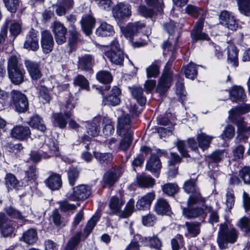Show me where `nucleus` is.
Returning a JSON list of instances; mask_svg holds the SVG:
<instances>
[{
	"label": "nucleus",
	"mask_w": 250,
	"mask_h": 250,
	"mask_svg": "<svg viewBox=\"0 0 250 250\" xmlns=\"http://www.w3.org/2000/svg\"><path fill=\"white\" fill-rule=\"evenodd\" d=\"M121 93V90L117 86H114L110 94L107 97L104 98V101L105 100L107 104L115 106L120 103V99L119 96Z\"/></svg>",
	"instance_id": "nucleus-29"
},
{
	"label": "nucleus",
	"mask_w": 250,
	"mask_h": 250,
	"mask_svg": "<svg viewBox=\"0 0 250 250\" xmlns=\"http://www.w3.org/2000/svg\"><path fill=\"white\" fill-rule=\"evenodd\" d=\"M39 89V97L43 100V103H49L51 97L47 88L44 86H41Z\"/></svg>",
	"instance_id": "nucleus-57"
},
{
	"label": "nucleus",
	"mask_w": 250,
	"mask_h": 250,
	"mask_svg": "<svg viewBox=\"0 0 250 250\" xmlns=\"http://www.w3.org/2000/svg\"><path fill=\"white\" fill-rule=\"evenodd\" d=\"M79 172L74 167H70L67 171V176L69 184L71 186L75 185L76 181L78 179Z\"/></svg>",
	"instance_id": "nucleus-46"
},
{
	"label": "nucleus",
	"mask_w": 250,
	"mask_h": 250,
	"mask_svg": "<svg viewBox=\"0 0 250 250\" xmlns=\"http://www.w3.org/2000/svg\"><path fill=\"white\" fill-rule=\"evenodd\" d=\"M78 68L84 70H89L92 68L94 63V57L91 54H85L79 57Z\"/></svg>",
	"instance_id": "nucleus-21"
},
{
	"label": "nucleus",
	"mask_w": 250,
	"mask_h": 250,
	"mask_svg": "<svg viewBox=\"0 0 250 250\" xmlns=\"http://www.w3.org/2000/svg\"><path fill=\"white\" fill-rule=\"evenodd\" d=\"M250 111V104H243L236 106L231 109L229 111L230 117L233 123H236V121L242 120L244 119L240 115L248 113Z\"/></svg>",
	"instance_id": "nucleus-18"
},
{
	"label": "nucleus",
	"mask_w": 250,
	"mask_h": 250,
	"mask_svg": "<svg viewBox=\"0 0 250 250\" xmlns=\"http://www.w3.org/2000/svg\"><path fill=\"white\" fill-rule=\"evenodd\" d=\"M237 225L246 232H250V220L249 218L246 217L242 218L238 222Z\"/></svg>",
	"instance_id": "nucleus-62"
},
{
	"label": "nucleus",
	"mask_w": 250,
	"mask_h": 250,
	"mask_svg": "<svg viewBox=\"0 0 250 250\" xmlns=\"http://www.w3.org/2000/svg\"><path fill=\"white\" fill-rule=\"evenodd\" d=\"M74 84L75 85L80 86L81 88L89 90V83L87 80L83 75H79L74 79Z\"/></svg>",
	"instance_id": "nucleus-51"
},
{
	"label": "nucleus",
	"mask_w": 250,
	"mask_h": 250,
	"mask_svg": "<svg viewBox=\"0 0 250 250\" xmlns=\"http://www.w3.org/2000/svg\"><path fill=\"white\" fill-rule=\"evenodd\" d=\"M224 157V150H217L213 152L208 156L210 162H218L221 161Z\"/></svg>",
	"instance_id": "nucleus-59"
},
{
	"label": "nucleus",
	"mask_w": 250,
	"mask_h": 250,
	"mask_svg": "<svg viewBox=\"0 0 250 250\" xmlns=\"http://www.w3.org/2000/svg\"><path fill=\"white\" fill-rule=\"evenodd\" d=\"M137 183L142 188H152L155 183V180L149 175L141 174L137 177Z\"/></svg>",
	"instance_id": "nucleus-31"
},
{
	"label": "nucleus",
	"mask_w": 250,
	"mask_h": 250,
	"mask_svg": "<svg viewBox=\"0 0 250 250\" xmlns=\"http://www.w3.org/2000/svg\"><path fill=\"white\" fill-rule=\"evenodd\" d=\"M214 138L213 136L208 135L200 130L196 136L197 142L194 138H189L187 141L189 147L192 150L196 151L199 147L203 151H205L209 147Z\"/></svg>",
	"instance_id": "nucleus-2"
},
{
	"label": "nucleus",
	"mask_w": 250,
	"mask_h": 250,
	"mask_svg": "<svg viewBox=\"0 0 250 250\" xmlns=\"http://www.w3.org/2000/svg\"><path fill=\"white\" fill-rule=\"evenodd\" d=\"M44 147H46L48 150L45 152V158H50L59 155V147L57 141L51 138H48L46 141Z\"/></svg>",
	"instance_id": "nucleus-24"
},
{
	"label": "nucleus",
	"mask_w": 250,
	"mask_h": 250,
	"mask_svg": "<svg viewBox=\"0 0 250 250\" xmlns=\"http://www.w3.org/2000/svg\"><path fill=\"white\" fill-rule=\"evenodd\" d=\"M103 125V132L105 135L109 136L112 135L114 131L113 124L111 120L106 117L101 116Z\"/></svg>",
	"instance_id": "nucleus-38"
},
{
	"label": "nucleus",
	"mask_w": 250,
	"mask_h": 250,
	"mask_svg": "<svg viewBox=\"0 0 250 250\" xmlns=\"http://www.w3.org/2000/svg\"><path fill=\"white\" fill-rule=\"evenodd\" d=\"M83 236L82 232L80 231L73 235L68 241L64 250H75L77 249Z\"/></svg>",
	"instance_id": "nucleus-34"
},
{
	"label": "nucleus",
	"mask_w": 250,
	"mask_h": 250,
	"mask_svg": "<svg viewBox=\"0 0 250 250\" xmlns=\"http://www.w3.org/2000/svg\"><path fill=\"white\" fill-rule=\"evenodd\" d=\"M66 110L63 114L62 112L53 113L51 116L52 121L55 125L60 128H64L67 124L66 119L71 118L73 115V109L75 106L70 100H68L65 104Z\"/></svg>",
	"instance_id": "nucleus-3"
},
{
	"label": "nucleus",
	"mask_w": 250,
	"mask_h": 250,
	"mask_svg": "<svg viewBox=\"0 0 250 250\" xmlns=\"http://www.w3.org/2000/svg\"><path fill=\"white\" fill-rule=\"evenodd\" d=\"M172 81V73L170 70H166L161 77L157 91L160 95L164 94L171 85Z\"/></svg>",
	"instance_id": "nucleus-12"
},
{
	"label": "nucleus",
	"mask_w": 250,
	"mask_h": 250,
	"mask_svg": "<svg viewBox=\"0 0 250 250\" xmlns=\"http://www.w3.org/2000/svg\"><path fill=\"white\" fill-rule=\"evenodd\" d=\"M114 32L113 26L106 22H101L96 31V35L102 37L112 36Z\"/></svg>",
	"instance_id": "nucleus-27"
},
{
	"label": "nucleus",
	"mask_w": 250,
	"mask_h": 250,
	"mask_svg": "<svg viewBox=\"0 0 250 250\" xmlns=\"http://www.w3.org/2000/svg\"><path fill=\"white\" fill-rule=\"evenodd\" d=\"M132 133H129L125 135H122L124 136V138L121 140L120 144V148L121 149L125 151L130 146L132 141Z\"/></svg>",
	"instance_id": "nucleus-56"
},
{
	"label": "nucleus",
	"mask_w": 250,
	"mask_h": 250,
	"mask_svg": "<svg viewBox=\"0 0 250 250\" xmlns=\"http://www.w3.org/2000/svg\"><path fill=\"white\" fill-rule=\"evenodd\" d=\"M200 223L198 222H186L185 226L192 237H196L200 233Z\"/></svg>",
	"instance_id": "nucleus-40"
},
{
	"label": "nucleus",
	"mask_w": 250,
	"mask_h": 250,
	"mask_svg": "<svg viewBox=\"0 0 250 250\" xmlns=\"http://www.w3.org/2000/svg\"><path fill=\"white\" fill-rule=\"evenodd\" d=\"M125 203V201L122 198H118L116 196L112 197L110 199L109 203V207L111 213L120 217V215L122 211V207Z\"/></svg>",
	"instance_id": "nucleus-22"
},
{
	"label": "nucleus",
	"mask_w": 250,
	"mask_h": 250,
	"mask_svg": "<svg viewBox=\"0 0 250 250\" xmlns=\"http://www.w3.org/2000/svg\"><path fill=\"white\" fill-rule=\"evenodd\" d=\"M194 194V195L190 196L188 200V207H192L200 202L203 203L205 202L204 198L201 196L199 192Z\"/></svg>",
	"instance_id": "nucleus-55"
},
{
	"label": "nucleus",
	"mask_w": 250,
	"mask_h": 250,
	"mask_svg": "<svg viewBox=\"0 0 250 250\" xmlns=\"http://www.w3.org/2000/svg\"><path fill=\"white\" fill-rule=\"evenodd\" d=\"M183 189L188 194L198 192L199 189L196 186V179H190L185 181L183 185Z\"/></svg>",
	"instance_id": "nucleus-39"
},
{
	"label": "nucleus",
	"mask_w": 250,
	"mask_h": 250,
	"mask_svg": "<svg viewBox=\"0 0 250 250\" xmlns=\"http://www.w3.org/2000/svg\"><path fill=\"white\" fill-rule=\"evenodd\" d=\"M161 167V163L159 157L156 155L151 154L146 163V169L154 174L155 177L158 178Z\"/></svg>",
	"instance_id": "nucleus-17"
},
{
	"label": "nucleus",
	"mask_w": 250,
	"mask_h": 250,
	"mask_svg": "<svg viewBox=\"0 0 250 250\" xmlns=\"http://www.w3.org/2000/svg\"><path fill=\"white\" fill-rule=\"evenodd\" d=\"M239 9L241 13L250 15V0H237Z\"/></svg>",
	"instance_id": "nucleus-50"
},
{
	"label": "nucleus",
	"mask_w": 250,
	"mask_h": 250,
	"mask_svg": "<svg viewBox=\"0 0 250 250\" xmlns=\"http://www.w3.org/2000/svg\"><path fill=\"white\" fill-rule=\"evenodd\" d=\"M162 190L165 194L169 196H173L176 194L179 190V188L176 183H166L162 186Z\"/></svg>",
	"instance_id": "nucleus-37"
},
{
	"label": "nucleus",
	"mask_w": 250,
	"mask_h": 250,
	"mask_svg": "<svg viewBox=\"0 0 250 250\" xmlns=\"http://www.w3.org/2000/svg\"><path fill=\"white\" fill-rule=\"evenodd\" d=\"M238 52L234 45H230L228 47V62L235 67L238 65Z\"/></svg>",
	"instance_id": "nucleus-32"
},
{
	"label": "nucleus",
	"mask_w": 250,
	"mask_h": 250,
	"mask_svg": "<svg viewBox=\"0 0 250 250\" xmlns=\"http://www.w3.org/2000/svg\"><path fill=\"white\" fill-rule=\"evenodd\" d=\"M238 234L235 229H229L226 224H221L217 239L220 248L221 249L226 248L228 243H235L236 241Z\"/></svg>",
	"instance_id": "nucleus-1"
},
{
	"label": "nucleus",
	"mask_w": 250,
	"mask_h": 250,
	"mask_svg": "<svg viewBox=\"0 0 250 250\" xmlns=\"http://www.w3.org/2000/svg\"><path fill=\"white\" fill-rule=\"evenodd\" d=\"M122 173L121 169H112L107 171L103 178V187H111L118 181Z\"/></svg>",
	"instance_id": "nucleus-16"
},
{
	"label": "nucleus",
	"mask_w": 250,
	"mask_h": 250,
	"mask_svg": "<svg viewBox=\"0 0 250 250\" xmlns=\"http://www.w3.org/2000/svg\"><path fill=\"white\" fill-rule=\"evenodd\" d=\"M32 128H36L42 132H44L46 129L42 119L38 115L34 116L32 118Z\"/></svg>",
	"instance_id": "nucleus-53"
},
{
	"label": "nucleus",
	"mask_w": 250,
	"mask_h": 250,
	"mask_svg": "<svg viewBox=\"0 0 250 250\" xmlns=\"http://www.w3.org/2000/svg\"><path fill=\"white\" fill-rule=\"evenodd\" d=\"M211 207L203 205V207H188L183 208L182 214L188 219H194L200 216L206 215L207 211H210Z\"/></svg>",
	"instance_id": "nucleus-7"
},
{
	"label": "nucleus",
	"mask_w": 250,
	"mask_h": 250,
	"mask_svg": "<svg viewBox=\"0 0 250 250\" xmlns=\"http://www.w3.org/2000/svg\"><path fill=\"white\" fill-rule=\"evenodd\" d=\"M54 40L50 32L43 31L42 33V46L44 52L48 53L50 52L53 48Z\"/></svg>",
	"instance_id": "nucleus-23"
},
{
	"label": "nucleus",
	"mask_w": 250,
	"mask_h": 250,
	"mask_svg": "<svg viewBox=\"0 0 250 250\" xmlns=\"http://www.w3.org/2000/svg\"><path fill=\"white\" fill-rule=\"evenodd\" d=\"M170 207L167 202L163 199H158L155 206V210L158 214H165L169 211Z\"/></svg>",
	"instance_id": "nucleus-36"
},
{
	"label": "nucleus",
	"mask_w": 250,
	"mask_h": 250,
	"mask_svg": "<svg viewBox=\"0 0 250 250\" xmlns=\"http://www.w3.org/2000/svg\"><path fill=\"white\" fill-rule=\"evenodd\" d=\"M184 73L187 78L193 80L197 75L196 65L192 63L188 64L184 68Z\"/></svg>",
	"instance_id": "nucleus-45"
},
{
	"label": "nucleus",
	"mask_w": 250,
	"mask_h": 250,
	"mask_svg": "<svg viewBox=\"0 0 250 250\" xmlns=\"http://www.w3.org/2000/svg\"><path fill=\"white\" fill-rule=\"evenodd\" d=\"M145 26L144 23L140 21L129 23L126 26L122 27L121 30L125 38L129 39L132 42L134 46L139 47L144 45L143 42H133L132 40L134 36H136L143 28L145 27Z\"/></svg>",
	"instance_id": "nucleus-4"
},
{
	"label": "nucleus",
	"mask_w": 250,
	"mask_h": 250,
	"mask_svg": "<svg viewBox=\"0 0 250 250\" xmlns=\"http://www.w3.org/2000/svg\"><path fill=\"white\" fill-rule=\"evenodd\" d=\"M102 122L101 116L95 117L92 120L83 122L85 124L86 132L92 137H97L100 132V125Z\"/></svg>",
	"instance_id": "nucleus-9"
},
{
	"label": "nucleus",
	"mask_w": 250,
	"mask_h": 250,
	"mask_svg": "<svg viewBox=\"0 0 250 250\" xmlns=\"http://www.w3.org/2000/svg\"><path fill=\"white\" fill-rule=\"evenodd\" d=\"M176 145L179 151L183 157H189V154H188V152L187 150L185 142L184 141L178 140L176 143Z\"/></svg>",
	"instance_id": "nucleus-64"
},
{
	"label": "nucleus",
	"mask_w": 250,
	"mask_h": 250,
	"mask_svg": "<svg viewBox=\"0 0 250 250\" xmlns=\"http://www.w3.org/2000/svg\"><path fill=\"white\" fill-rule=\"evenodd\" d=\"M229 93L233 101H243L246 98L245 90L241 86H233L229 90Z\"/></svg>",
	"instance_id": "nucleus-25"
},
{
	"label": "nucleus",
	"mask_w": 250,
	"mask_h": 250,
	"mask_svg": "<svg viewBox=\"0 0 250 250\" xmlns=\"http://www.w3.org/2000/svg\"><path fill=\"white\" fill-rule=\"evenodd\" d=\"M155 197L154 192L147 193L138 200L136 203L137 208L139 209H143L149 208Z\"/></svg>",
	"instance_id": "nucleus-28"
},
{
	"label": "nucleus",
	"mask_w": 250,
	"mask_h": 250,
	"mask_svg": "<svg viewBox=\"0 0 250 250\" xmlns=\"http://www.w3.org/2000/svg\"><path fill=\"white\" fill-rule=\"evenodd\" d=\"M131 121L128 114H123L118 119L117 133L122 136L129 133H132L130 130Z\"/></svg>",
	"instance_id": "nucleus-10"
},
{
	"label": "nucleus",
	"mask_w": 250,
	"mask_h": 250,
	"mask_svg": "<svg viewBox=\"0 0 250 250\" xmlns=\"http://www.w3.org/2000/svg\"><path fill=\"white\" fill-rule=\"evenodd\" d=\"M11 95L16 110L19 112H24L28 108V102L26 96L21 92L13 90Z\"/></svg>",
	"instance_id": "nucleus-8"
},
{
	"label": "nucleus",
	"mask_w": 250,
	"mask_h": 250,
	"mask_svg": "<svg viewBox=\"0 0 250 250\" xmlns=\"http://www.w3.org/2000/svg\"><path fill=\"white\" fill-rule=\"evenodd\" d=\"M11 134L13 138L22 140L30 135V130L28 127L19 125L11 130Z\"/></svg>",
	"instance_id": "nucleus-26"
},
{
	"label": "nucleus",
	"mask_w": 250,
	"mask_h": 250,
	"mask_svg": "<svg viewBox=\"0 0 250 250\" xmlns=\"http://www.w3.org/2000/svg\"><path fill=\"white\" fill-rule=\"evenodd\" d=\"M8 76L12 83L19 85L23 81V72L21 68L9 70Z\"/></svg>",
	"instance_id": "nucleus-33"
},
{
	"label": "nucleus",
	"mask_w": 250,
	"mask_h": 250,
	"mask_svg": "<svg viewBox=\"0 0 250 250\" xmlns=\"http://www.w3.org/2000/svg\"><path fill=\"white\" fill-rule=\"evenodd\" d=\"M95 24V19L91 14L84 15L81 21L82 28L86 35L92 33Z\"/></svg>",
	"instance_id": "nucleus-20"
},
{
	"label": "nucleus",
	"mask_w": 250,
	"mask_h": 250,
	"mask_svg": "<svg viewBox=\"0 0 250 250\" xmlns=\"http://www.w3.org/2000/svg\"><path fill=\"white\" fill-rule=\"evenodd\" d=\"M236 124L238 128V135L237 139L240 141L246 142L250 135V126H248L247 124L244 121H236Z\"/></svg>",
	"instance_id": "nucleus-19"
},
{
	"label": "nucleus",
	"mask_w": 250,
	"mask_h": 250,
	"mask_svg": "<svg viewBox=\"0 0 250 250\" xmlns=\"http://www.w3.org/2000/svg\"><path fill=\"white\" fill-rule=\"evenodd\" d=\"M98 220V217L94 216L88 221L84 229L83 235L84 236V239L91 232Z\"/></svg>",
	"instance_id": "nucleus-49"
},
{
	"label": "nucleus",
	"mask_w": 250,
	"mask_h": 250,
	"mask_svg": "<svg viewBox=\"0 0 250 250\" xmlns=\"http://www.w3.org/2000/svg\"><path fill=\"white\" fill-rule=\"evenodd\" d=\"M112 13L113 17L118 20L129 17L131 15L130 6L125 3H118L113 8Z\"/></svg>",
	"instance_id": "nucleus-14"
},
{
	"label": "nucleus",
	"mask_w": 250,
	"mask_h": 250,
	"mask_svg": "<svg viewBox=\"0 0 250 250\" xmlns=\"http://www.w3.org/2000/svg\"><path fill=\"white\" fill-rule=\"evenodd\" d=\"M159 66L157 64H152L146 68V75L147 78L156 77L159 74Z\"/></svg>",
	"instance_id": "nucleus-60"
},
{
	"label": "nucleus",
	"mask_w": 250,
	"mask_h": 250,
	"mask_svg": "<svg viewBox=\"0 0 250 250\" xmlns=\"http://www.w3.org/2000/svg\"><path fill=\"white\" fill-rule=\"evenodd\" d=\"M98 220V217L94 216L88 221L84 229L83 235L84 236V239L91 232Z\"/></svg>",
	"instance_id": "nucleus-48"
},
{
	"label": "nucleus",
	"mask_w": 250,
	"mask_h": 250,
	"mask_svg": "<svg viewBox=\"0 0 250 250\" xmlns=\"http://www.w3.org/2000/svg\"><path fill=\"white\" fill-rule=\"evenodd\" d=\"M91 193V188L89 187L81 185L74 188L73 191L68 192L66 196L70 200L76 201L87 199Z\"/></svg>",
	"instance_id": "nucleus-6"
},
{
	"label": "nucleus",
	"mask_w": 250,
	"mask_h": 250,
	"mask_svg": "<svg viewBox=\"0 0 250 250\" xmlns=\"http://www.w3.org/2000/svg\"><path fill=\"white\" fill-rule=\"evenodd\" d=\"M52 30L57 43L62 44L66 40L67 29L59 21H55L52 25Z\"/></svg>",
	"instance_id": "nucleus-13"
},
{
	"label": "nucleus",
	"mask_w": 250,
	"mask_h": 250,
	"mask_svg": "<svg viewBox=\"0 0 250 250\" xmlns=\"http://www.w3.org/2000/svg\"><path fill=\"white\" fill-rule=\"evenodd\" d=\"M3 1L7 9L13 13L16 12L21 3L20 0H3Z\"/></svg>",
	"instance_id": "nucleus-52"
},
{
	"label": "nucleus",
	"mask_w": 250,
	"mask_h": 250,
	"mask_svg": "<svg viewBox=\"0 0 250 250\" xmlns=\"http://www.w3.org/2000/svg\"><path fill=\"white\" fill-rule=\"evenodd\" d=\"M104 54L113 63L120 65L123 64L125 58L124 54L116 40H114L111 43L110 50L105 52Z\"/></svg>",
	"instance_id": "nucleus-5"
},
{
	"label": "nucleus",
	"mask_w": 250,
	"mask_h": 250,
	"mask_svg": "<svg viewBox=\"0 0 250 250\" xmlns=\"http://www.w3.org/2000/svg\"><path fill=\"white\" fill-rule=\"evenodd\" d=\"M47 187L51 190L59 189L62 185V179L60 175L57 174H52L46 181Z\"/></svg>",
	"instance_id": "nucleus-30"
},
{
	"label": "nucleus",
	"mask_w": 250,
	"mask_h": 250,
	"mask_svg": "<svg viewBox=\"0 0 250 250\" xmlns=\"http://www.w3.org/2000/svg\"><path fill=\"white\" fill-rule=\"evenodd\" d=\"M5 184L8 189L18 188L20 187L19 181L12 174H7L5 178Z\"/></svg>",
	"instance_id": "nucleus-42"
},
{
	"label": "nucleus",
	"mask_w": 250,
	"mask_h": 250,
	"mask_svg": "<svg viewBox=\"0 0 250 250\" xmlns=\"http://www.w3.org/2000/svg\"><path fill=\"white\" fill-rule=\"evenodd\" d=\"M5 210L7 214L12 218L21 220H23L24 218L19 210L12 206L7 207Z\"/></svg>",
	"instance_id": "nucleus-54"
},
{
	"label": "nucleus",
	"mask_w": 250,
	"mask_h": 250,
	"mask_svg": "<svg viewBox=\"0 0 250 250\" xmlns=\"http://www.w3.org/2000/svg\"><path fill=\"white\" fill-rule=\"evenodd\" d=\"M132 96L136 99L138 103L144 105L146 103V98L143 95V89L140 86H133L130 88Z\"/></svg>",
	"instance_id": "nucleus-35"
},
{
	"label": "nucleus",
	"mask_w": 250,
	"mask_h": 250,
	"mask_svg": "<svg viewBox=\"0 0 250 250\" xmlns=\"http://www.w3.org/2000/svg\"><path fill=\"white\" fill-rule=\"evenodd\" d=\"M94 156L100 163L107 164L111 162L113 159L112 155L110 153L95 152Z\"/></svg>",
	"instance_id": "nucleus-47"
},
{
	"label": "nucleus",
	"mask_w": 250,
	"mask_h": 250,
	"mask_svg": "<svg viewBox=\"0 0 250 250\" xmlns=\"http://www.w3.org/2000/svg\"><path fill=\"white\" fill-rule=\"evenodd\" d=\"M235 134V128L232 125H227L224 128L221 136L223 139H232Z\"/></svg>",
	"instance_id": "nucleus-58"
},
{
	"label": "nucleus",
	"mask_w": 250,
	"mask_h": 250,
	"mask_svg": "<svg viewBox=\"0 0 250 250\" xmlns=\"http://www.w3.org/2000/svg\"><path fill=\"white\" fill-rule=\"evenodd\" d=\"M219 18L220 23L228 29L234 31L238 27V23L234 15L227 10L220 13Z\"/></svg>",
	"instance_id": "nucleus-11"
},
{
	"label": "nucleus",
	"mask_w": 250,
	"mask_h": 250,
	"mask_svg": "<svg viewBox=\"0 0 250 250\" xmlns=\"http://www.w3.org/2000/svg\"><path fill=\"white\" fill-rule=\"evenodd\" d=\"M20 68L18 58L16 56H10L8 60V71Z\"/></svg>",
	"instance_id": "nucleus-63"
},
{
	"label": "nucleus",
	"mask_w": 250,
	"mask_h": 250,
	"mask_svg": "<svg viewBox=\"0 0 250 250\" xmlns=\"http://www.w3.org/2000/svg\"><path fill=\"white\" fill-rule=\"evenodd\" d=\"M240 177L243 179L245 184H250V167H244L239 173Z\"/></svg>",
	"instance_id": "nucleus-61"
},
{
	"label": "nucleus",
	"mask_w": 250,
	"mask_h": 250,
	"mask_svg": "<svg viewBox=\"0 0 250 250\" xmlns=\"http://www.w3.org/2000/svg\"><path fill=\"white\" fill-rule=\"evenodd\" d=\"M205 20V14H202V18H200L197 22L195 27L191 32V36L193 40L196 41L198 40H208L209 38L208 36L202 32L203 27Z\"/></svg>",
	"instance_id": "nucleus-15"
},
{
	"label": "nucleus",
	"mask_w": 250,
	"mask_h": 250,
	"mask_svg": "<svg viewBox=\"0 0 250 250\" xmlns=\"http://www.w3.org/2000/svg\"><path fill=\"white\" fill-rule=\"evenodd\" d=\"M112 76L107 70H101L96 74L97 80L102 83H108L112 81Z\"/></svg>",
	"instance_id": "nucleus-41"
},
{
	"label": "nucleus",
	"mask_w": 250,
	"mask_h": 250,
	"mask_svg": "<svg viewBox=\"0 0 250 250\" xmlns=\"http://www.w3.org/2000/svg\"><path fill=\"white\" fill-rule=\"evenodd\" d=\"M186 11L188 15L195 18L197 17L198 15H200V18H202L203 13L205 14V17L206 15V11L192 5H188L186 7Z\"/></svg>",
	"instance_id": "nucleus-44"
},
{
	"label": "nucleus",
	"mask_w": 250,
	"mask_h": 250,
	"mask_svg": "<svg viewBox=\"0 0 250 250\" xmlns=\"http://www.w3.org/2000/svg\"><path fill=\"white\" fill-rule=\"evenodd\" d=\"M134 210V201L131 199L127 203L124 209L122 210L119 217L123 218L128 217L132 214Z\"/></svg>",
	"instance_id": "nucleus-43"
}]
</instances>
